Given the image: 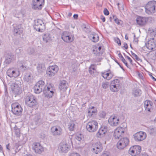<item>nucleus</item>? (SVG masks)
Returning a JSON list of instances; mask_svg holds the SVG:
<instances>
[{
    "mask_svg": "<svg viewBox=\"0 0 156 156\" xmlns=\"http://www.w3.org/2000/svg\"><path fill=\"white\" fill-rule=\"evenodd\" d=\"M55 91V89L54 86L51 84H50L43 90V93L45 96L48 98L52 97Z\"/></svg>",
    "mask_w": 156,
    "mask_h": 156,
    "instance_id": "f257e3e1",
    "label": "nucleus"
},
{
    "mask_svg": "<svg viewBox=\"0 0 156 156\" xmlns=\"http://www.w3.org/2000/svg\"><path fill=\"white\" fill-rule=\"evenodd\" d=\"M70 147L69 142L66 140H63L59 144L58 148L61 152L66 153L69 150Z\"/></svg>",
    "mask_w": 156,
    "mask_h": 156,
    "instance_id": "f03ea898",
    "label": "nucleus"
},
{
    "mask_svg": "<svg viewBox=\"0 0 156 156\" xmlns=\"http://www.w3.org/2000/svg\"><path fill=\"white\" fill-rule=\"evenodd\" d=\"M146 12L148 14L154 13L156 12V1H150L145 6Z\"/></svg>",
    "mask_w": 156,
    "mask_h": 156,
    "instance_id": "7ed1b4c3",
    "label": "nucleus"
},
{
    "mask_svg": "<svg viewBox=\"0 0 156 156\" xmlns=\"http://www.w3.org/2000/svg\"><path fill=\"white\" fill-rule=\"evenodd\" d=\"M25 101L26 105L31 108L34 107L37 103L34 97L30 94L26 97Z\"/></svg>",
    "mask_w": 156,
    "mask_h": 156,
    "instance_id": "20e7f679",
    "label": "nucleus"
},
{
    "mask_svg": "<svg viewBox=\"0 0 156 156\" xmlns=\"http://www.w3.org/2000/svg\"><path fill=\"white\" fill-rule=\"evenodd\" d=\"M87 130L90 132L95 131L98 128V123L95 121H90L86 126Z\"/></svg>",
    "mask_w": 156,
    "mask_h": 156,
    "instance_id": "39448f33",
    "label": "nucleus"
},
{
    "mask_svg": "<svg viewBox=\"0 0 156 156\" xmlns=\"http://www.w3.org/2000/svg\"><path fill=\"white\" fill-rule=\"evenodd\" d=\"M120 84V80L118 79H115L113 80L110 84V90L113 92H116L119 90V87Z\"/></svg>",
    "mask_w": 156,
    "mask_h": 156,
    "instance_id": "423d86ee",
    "label": "nucleus"
},
{
    "mask_svg": "<svg viewBox=\"0 0 156 156\" xmlns=\"http://www.w3.org/2000/svg\"><path fill=\"white\" fill-rule=\"evenodd\" d=\"M58 70V66L55 65L50 66L46 71V74L49 77H52L57 73Z\"/></svg>",
    "mask_w": 156,
    "mask_h": 156,
    "instance_id": "0eeeda50",
    "label": "nucleus"
},
{
    "mask_svg": "<svg viewBox=\"0 0 156 156\" xmlns=\"http://www.w3.org/2000/svg\"><path fill=\"white\" fill-rule=\"evenodd\" d=\"M129 143V140L127 138H122L118 142L117 147L119 149H123L128 145Z\"/></svg>",
    "mask_w": 156,
    "mask_h": 156,
    "instance_id": "6e6552de",
    "label": "nucleus"
},
{
    "mask_svg": "<svg viewBox=\"0 0 156 156\" xmlns=\"http://www.w3.org/2000/svg\"><path fill=\"white\" fill-rule=\"evenodd\" d=\"M44 3V0H33L32 8L34 9H41Z\"/></svg>",
    "mask_w": 156,
    "mask_h": 156,
    "instance_id": "1a4fd4ad",
    "label": "nucleus"
},
{
    "mask_svg": "<svg viewBox=\"0 0 156 156\" xmlns=\"http://www.w3.org/2000/svg\"><path fill=\"white\" fill-rule=\"evenodd\" d=\"M102 150L101 144L99 142L93 144L91 147V151L96 154L100 153Z\"/></svg>",
    "mask_w": 156,
    "mask_h": 156,
    "instance_id": "9d476101",
    "label": "nucleus"
},
{
    "mask_svg": "<svg viewBox=\"0 0 156 156\" xmlns=\"http://www.w3.org/2000/svg\"><path fill=\"white\" fill-rule=\"evenodd\" d=\"M34 25V29L37 31L41 32L44 28V24L43 21L41 20L37 19L35 20Z\"/></svg>",
    "mask_w": 156,
    "mask_h": 156,
    "instance_id": "9b49d317",
    "label": "nucleus"
},
{
    "mask_svg": "<svg viewBox=\"0 0 156 156\" xmlns=\"http://www.w3.org/2000/svg\"><path fill=\"white\" fill-rule=\"evenodd\" d=\"M22 110L21 106L17 104L14 103L12 105V111L14 114L20 115L21 114Z\"/></svg>",
    "mask_w": 156,
    "mask_h": 156,
    "instance_id": "f8f14e48",
    "label": "nucleus"
},
{
    "mask_svg": "<svg viewBox=\"0 0 156 156\" xmlns=\"http://www.w3.org/2000/svg\"><path fill=\"white\" fill-rule=\"evenodd\" d=\"M62 39L66 42H70L74 40V37L72 36H70L69 32L66 31H64L61 35Z\"/></svg>",
    "mask_w": 156,
    "mask_h": 156,
    "instance_id": "ddd939ff",
    "label": "nucleus"
},
{
    "mask_svg": "<svg viewBox=\"0 0 156 156\" xmlns=\"http://www.w3.org/2000/svg\"><path fill=\"white\" fill-rule=\"evenodd\" d=\"M10 87L12 93L15 95V96L21 92V89L16 82L12 83Z\"/></svg>",
    "mask_w": 156,
    "mask_h": 156,
    "instance_id": "4468645a",
    "label": "nucleus"
},
{
    "mask_svg": "<svg viewBox=\"0 0 156 156\" xmlns=\"http://www.w3.org/2000/svg\"><path fill=\"white\" fill-rule=\"evenodd\" d=\"M51 134L54 136H59L62 133V129L59 126H54L52 127L51 129Z\"/></svg>",
    "mask_w": 156,
    "mask_h": 156,
    "instance_id": "2eb2a0df",
    "label": "nucleus"
},
{
    "mask_svg": "<svg viewBox=\"0 0 156 156\" xmlns=\"http://www.w3.org/2000/svg\"><path fill=\"white\" fill-rule=\"evenodd\" d=\"M134 139L137 141H140L144 140L146 137V133L140 131L136 133L134 135Z\"/></svg>",
    "mask_w": 156,
    "mask_h": 156,
    "instance_id": "dca6fc26",
    "label": "nucleus"
},
{
    "mask_svg": "<svg viewBox=\"0 0 156 156\" xmlns=\"http://www.w3.org/2000/svg\"><path fill=\"white\" fill-rule=\"evenodd\" d=\"M147 48L150 50L154 49L156 47V43L154 38H150L145 43Z\"/></svg>",
    "mask_w": 156,
    "mask_h": 156,
    "instance_id": "f3484780",
    "label": "nucleus"
},
{
    "mask_svg": "<svg viewBox=\"0 0 156 156\" xmlns=\"http://www.w3.org/2000/svg\"><path fill=\"white\" fill-rule=\"evenodd\" d=\"M7 75L10 77L16 78L20 75L19 72L13 68L9 69L7 71Z\"/></svg>",
    "mask_w": 156,
    "mask_h": 156,
    "instance_id": "a211bd4d",
    "label": "nucleus"
},
{
    "mask_svg": "<svg viewBox=\"0 0 156 156\" xmlns=\"http://www.w3.org/2000/svg\"><path fill=\"white\" fill-rule=\"evenodd\" d=\"M33 149L36 153L41 154L43 151V148L39 143H34L32 145Z\"/></svg>",
    "mask_w": 156,
    "mask_h": 156,
    "instance_id": "6ab92c4d",
    "label": "nucleus"
},
{
    "mask_svg": "<svg viewBox=\"0 0 156 156\" xmlns=\"http://www.w3.org/2000/svg\"><path fill=\"white\" fill-rule=\"evenodd\" d=\"M124 132V129L121 127H119L115 130L114 136L115 139H119L122 134Z\"/></svg>",
    "mask_w": 156,
    "mask_h": 156,
    "instance_id": "aec40b11",
    "label": "nucleus"
},
{
    "mask_svg": "<svg viewBox=\"0 0 156 156\" xmlns=\"http://www.w3.org/2000/svg\"><path fill=\"white\" fill-rule=\"evenodd\" d=\"M108 122L111 126H114L118 125L119 120L116 116H111L108 119Z\"/></svg>",
    "mask_w": 156,
    "mask_h": 156,
    "instance_id": "412c9836",
    "label": "nucleus"
},
{
    "mask_svg": "<svg viewBox=\"0 0 156 156\" xmlns=\"http://www.w3.org/2000/svg\"><path fill=\"white\" fill-rule=\"evenodd\" d=\"M13 33L15 35H20L23 32V29L21 28V24H15L13 25Z\"/></svg>",
    "mask_w": 156,
    "mask_h": 156,
    "instance_id": "4be33fe9",
    "label": "nucleus"
},
{
    "mask_svg": "<svg viewBox=\"0 0 156 156\" xmlns=\"http://www.w3.org/2000/svg\"><path fill=\"white\" fill-rule=\"evenodd\" d=\"M148 21V19L146 17L138 16L136 19V23L140 26L144 25Z\"/></svg>",
    "mask_w": 156,
    "mask_h": 156,
    "instance_id": "5701e85b",
    "label": "nucleus"
},
{
    "mask_svg": "<svg viewBox=\"0 0 156 156\" xmlns=\"http://www.w3.org/2000/svg\"><path fill=\"white\" fill-rule=\"evenodd\" d=\"M102 47L99 46L98 48L96 46H94L92 48V53L97 56H100L102 54V52L101 51Z\"/></svg>",
    "mask_w": 156,
    "mask_h": 156,
    "instance_id": "b1692460",
    "label": "nucleus"
},
{
    "mask_svg": "<svg viewBox=\"0 0 156 156\" xmlns=\"http://www.w3.org/2000/svg\"><path fill=\"white\" fill-rule=\"evenodd\" d=\"M144 105L145 110L150 112L153 105L152 102L151 101L146 100L144 102Z\"/></svg>",
    "mask_w": 156,
    "mask_h": 156,
    "instance_id": "393cba45",
    "label": "nucleus"
},
{
    "mask_svg": "<svg viewBox=\"0 0 156 156\" xmlns=\"http://www.w3.org/2000/svg\"><path fill=\"white\" fill-rule=\"evenodd\" d=\"M67 82L65 80H61L59 86V88L63 91H66L68 87Z\"/></svg>",
    "mask_w": 156,
    "mask_h": 156,
    "instance_id": "a878e982",
    "label": "nucleus"
},
{
    "mask_svg": "<svg viewBox=\"0 0 156 156\" xmlns=\"http://www.w3.org/2000/svg\"><path fill=\"white\" fill-rule=\"evenodd\" d=\"M108 71H105L101 73V76L105 79L109 80L111 79L113 76V74L111 72L107 73Z\"/></svg>",
    "mask_w": 156,
    "mask_h": 156,
    "instance_id": "bb28decb",
    "label": "nucleus"
},
{
    "mask_svg": "<svg viewBox=\"0 0 156 156\" xmlns=\"http://www.w3.org/2000/svg\"><path fill=\"white\" fill-rule=\"evenodd\" d=\"M89 37L90 39L94 42H97L99 40V37L98 35L96 34H90Z\"/></svg>",
    "mask_w": 156,
    "mask_h": 156,
    "instance_id": "cd10ccee",
    "label": "nucleus"
},
{
    "mask_svg": "<svg viewBox=\"0 0 156 156\" xmlns=\"http://www.w3.org/2000/svg\"><path fill=\"white\" fill-rule=\"evenodd\" d=\"M141 91L139 89H134L132 91V94L134 97L139 96L141 95Z\"/></svg>",
    "mask_w": 156,
    "mask_h": 156,
    "instance_id": "c85d7f7f",
    "label": "nucleus"
},
{
    "mask_svg": "<svg viewBox=\"0 0 156 156\" xmlns=\"http://www.w3.org/2000/svg\"><path fill=\"white\" fill-rule=\"evenodd\" d=\"M33 79V76L30 73H26L24 77V81L26 82L30 81Z\"/></svg>",
    "mask_w": 156,
    "mask_h": 156,
    "instance_id": "c756f323",
    "label": "nucleus"
},
{
    "mask_svg": "<svg viewBox=\"0 0 156 156\" xmlns=\"http://www.w3.org/2000/svg\"><path fill=\"white\" fill-rule=\"evenodd\" d=\"M37 69L38 72L41 73L45 70V67L43 65L39 64L37 67Z\"/></svg>",
    "mask_w": 156,
    "mask_h": 156,
    "instance_id": "7c9ffc66",
    "label": "nucleus"
},
{
    "mask_svg": "<svg viewBox=\"0 0 156 156\" xmlns=\"http://www.w3.org/2000/svg\"><path fill=\"white\" fill-rule=\"evenodd\" d=\"M94 66V64H92L89 68V73L92 75H94V74L96 71Z\"/></svg>",
    "mask_w": 156,
    "mask_h": 156,
    "instance_id": "2f4dec72",
    "label": "nucleus"
},
{
    "mask_svg": "<svg viewBox=\"0 0 156 156\" xmlns=\"http://www.w3.org/2000/svg\"><path fill=\"white\" fill-rule=\"evenodd\" d=\"M50 34L48 33L44 34L43 36V39L45 43H47L49 41L51 40Z\"/></svg>",
    "mask_w": 156,
    "mask_h": 156,
    "instance_id": "473e14b6",
    "label": "nucleus"
},
{
    "mask_svg": "<svg viewBox=\"0 0 156 156\" xmlns=\"http://www.w3.org/2000/svg\"><path fill=\"white\" fill-rule=\"evenodd\" d=\"M134 147V150L135 151L136 155L139 154L141 151V149L140 146L138 145L135 146Z\"/></svg>",
    "mask_w": 156,
    "mask_h": 156,
    "instance_id": "72a5a7b5",
    "label": "nucleus"
},
{
    "mask_svg": "<svg viewBox=\"0 0 156 156\" xmlns=\"http://www.w3.org/2000/svg\"><path fill=\"white\" fill-rule=\"evenodd\" d=\"M44 82L42 80L39 81L37 83V86H39L41 89H42V90H43L44 88L46 87V86H44Z\"/></svg>",
    "mask_w": 156,
    "mask_h": 156,
    "instance_id": "f704fd0d",
    "label": "nucleus"
},
{
    "mask_svg": "<svg viewBox=\"0 0 156 156\" xmlns=\"http://www.w3.org/2000/svg\"><path fill=\"white\" fill-rule=\"evenodd\" d=\"M34 90L36 94H39L42 91V89H41L39 86H37V83L34 87Z\"/></svg>",
    "mask_w": 156,
    "mask_h": 156,
    "instance_id": "c9c22d12",
    "label": "nucleus"
},
{
    "mask_svg": "<svg viewBox=\"0 0 156 156\" xmlns=\"http://www.w3.org/2000/svg\"><path fill=\"white\" fill-rule=\"evenodd\" d=\"M13 58V56L11 55L8 56V57L7 56L5 61V62L6 64L10 63L12 60Z\"/></svg>",
    "mask_w": 156,
    "mask_h": 156,
    "instance_id": "e433bc0d",
    "label": "nucleus"
},
{
    "mask_svg": "<svg viewBox=\"0 0 156 156\" xmlns=\"http://www.w3.org/2000/svg\"><path fill=\"white\" fill-rule=\"evenodd\" d=\"M97 112V110L94 106H91L89 108V112L93 113H95Z\"/></svg>",
    "mask_w": 156,
    "mask_h": 156,
    "instance_id": "4c0bfd02",
    "label": "nucleus"
},
{
    "mask_svg": "<svg viewBox=\"0 0 156 156\" xmlns=\"http://www.w3.org/2000/svg\"><path fill=\"white\" fill-rule=\"evenodd\" d=\"M75 126V124L73 122H71L69 123L68 125V128L69 130L71 131L73 130Z\"/></svg>",
    "mask_w": 156,
    "mask_h": 156,
    "instance_id": "58836bf2",
    "label": "nucleus"
},
{
    "mask_svg": "<svg viewBox=\"0 0 156 156\" xmlns=\"http://www.w3.org/2000/svg\"><path fill=\"white\" fill-rule=\"evenodd\" d=\"M101 130H99L98 132L96 133V136L97 137L102 138L105 136V134L101 133Z\"/></svg>",
    "mask_w": 156,
    "mask_h": 156,
    "instance_id": "ea45409f",
    "label": "nucleus"
},
{
    "mask_svg": "<svg viewBox=\"0 0 156 156\" xmlns=\"http://www.w3.org/2000/svg\"><path fill=\"white\" fill-rule=\"evenodd\" d=\"M109 86V84L108 82H103L102 83L101 85V87L102 88L104 89H106L108 88Z\"/></svg>",
    "mask_w": 156,
    "mask_h": 156,
    "instance_id": "a19ab883",
    "label": "nucleus"
},
{
    "mask_svg": "<svg viewBox=\"0 0 156 156\" xmlns=\"http://www.w3.org/2000/svg\"><path fill=\"white\" fill-rule=\"evenodd\" d=\"M27 53L29 55H31L34 53V49L31 48H29L27 50Z\"/></svg>",
    "mask_w": 156,
    "mask_h": 156,
    "instance_id": "79ce46f5",
    "label": "nucleus"
},
{
    "mask_svg": "<svg viewBox=\"0 0 156 156\" xmlns=\"http://www.w3.org/2000/svg\"><path fill=\"white\" fill-rule=\"evenodd\" d=\"M131 53L132 57L134 59H136L137 61H139L140 60V58L138 56L132 51H131Z\"/></svg>",
    "mask_w": 156,
    "mask_h": 156,
    "instance_id": "37998d69",
    "label": "nucleus"
},
{
    "mask_svg": "<svg viewBox=\"0 0 156 156\" xmlns=\"http://www.w3.org/2000/svg\"><path fill=\"white\" fill-rule=\"evenodd\" d=\"M135 151L134 150V147L132 148H131L129 150V153L130 154H131L132 155H136L135 153Z\"/></svg>",
    "mask_w": 156,
    "mask_h": 156,
    "instance_id": "c03bdc74",
    "label": "nucleus"
},
{
    "mask_svg": "<svg viewBox=\"0 0 156 156\" xmlns=\"http://www.w3.org/2000/svg\"><path fill=\"white\" fill-rule=\"evenodd\" d=\"M75 138L76 140L79 141H81L82 140V136L81 134H78L76 135Z\"/></svg>",
    "mask_w": 156,
    "mask_h": 156,
    "instance_id": "a18cd8bd",
    "label": "nucleus"
},
{
    "mask_svg": "<svg viewBox=\"0 0 156 156\" xmlns=\"http://www.w3.org/2000/svg\"><path fill=\"white\" fill-rule=\"evenodd\" d=\"M113 18L114 20L115 21V23H116L118 25H119L120 24V22H121V21L117 18L116 16H113Z\"/></svg>",
    "mask_w": 156,
    "mask_h": 156,
    "instance_id": "49530a36",
    "label": "nucleus"
},
{
    "mask_svg": "<svg viewBox=\"0 0 156 156\" xmlns=\"http://www.w3.org/2000/svg\"><path fill=\"white\" fill-rule=\"evenodd\" d=\"M23 51V50L21 48H18L16 49V54L18 55H20Z\"/></svg>",
    "mask_w": 156,
    "mask_h": 156,
    "instance_id": "de8ad7c7",
    "label": "nucleus"
},
{
    "mask_svg": "<svg viewBox=\"0 0 156 156\" xmlns=\"http://www.w3.org/2000/svg\"><path fill=\"white\" fill-rule=\"evenodd\" d=\"M17 137H19L20 134L19 129H16L14 131Z\"/></svg>",
    "mask_w": 156,
    "mask_h": 156,
    "instance_id": "09e8293b",
    "label": "nucleus"
},
{
    "mask_svg": "<svg viewBox=\"0 0 156 156\" xmlns=\"http://www.w3.org/2000/svg\"><path fill=\"white\" fill-rule=\"evenodd\" d=\"M106 115V113L104 111H102L100 112L99 114V116L101 118H104Z\"/></svg>",
    "mask_w": 156,
    "mask_h": 156,
    "instance_id": "8fccbe9b",
    "label": "nucleus"
},
{
    "mask_svg": "<svg viewBox=\"0 0 156 156\" xmlns=\"http://www.w3.org/2000/svg\"><path fill=\"white\" fill-rule=\"evenodd\" d=\"M40 115H37L35 116L34 119V121H35L36 122H37L40 119Z\"/></svg>",
    "mask_w": 156,
    "mask_h": 156,
    "instance_id": "3c124183",
    "label": "nucleus"
},
{
    "mask_svg": "<svg viewBox=\"0 0 156 156\" xmlns=\"http://www.w3.org/2000/svg\"><path fill=\"white\" fill-rule=\"evenodd\" d=\"M115 42L117 43L119 46H120L121 45V43L120 40L118 38H116L115 39Z\"/></svg>",
    "mask_w": 156,
    "mask_h": 156,
    "instance_id": "603ef678",
    "label": "nucleus"
},
{
    "mask_svg": "<svg viewBox=\"0 0 156 156\" xmlns=\"http://www.w3.org/2000/svg\"><path fill=\"white\" fill-rule=\"evenodd\" d=\"M104 13L105 15H108L109 13V12L106 8H105L104 9Z\"/></svg>",
    "mask_w": 156,
    "mask_h": 156,
    "instance_id": "864d4df0",
    "label": "nucleus"
},
{
    "mask_svg": "<svg viewBox=\"0 0 156 156\" xmlns=\"http://www.w3.org/2000/svg\"><path fill=\"white\" fill-rule=\"evenodd\" d=\"M122 61L125 64V65L128 67V68H129V66L128 65V64H127V62H126V60H125V59H124V58L123 59L122 58Z\"/></svg>",
    "mask_w": 156,
    "mask_h": 156,
    "instance_id": "5fc2aeb1",
    "label": "nucleus"
},
{
    "mask_svg": "<svg viewBox=\"0 0 156 156\" xmlns=\"http://www.w3.org/2000/svg\"><path fill=\"white\" fill-rule=\"evenodd\" d=\"M69 156H80V154L77 153H71Z\"/></svg>",
    "mask_w": 156,
    "mask_h": 156,
    "instance_id": "6e6d98bb",
    "label": "nucleus"
},
{
    "mask_svg": "<svg viewBox=\"0 0 156 156\" xmlns=\"http://www.w3.org/2000/svg\"><path fill=\"white\" fill-rule=\"evenodd\" d=\"M156 129L155 128H152L150 129V132L151 133H153L155 132Z\"/></svg>",
    "mask_w": 156,
    "mask_h": 156,
    "instance_id": "4d7b16f0",
    "label": "nucleus"
},
{
    "mask_svg": "<svg viewBox=\"0 0 156 156\" xmlns=\"http://www.w3.org/2000/svg\"><path fill=\"white\" fill-rule=\"evenodd\" d=\"M102 129H103L104 130H105V131L107 132L108 129V127L107 126H103L101 127Z\"/></svg>",
    "mask_w": 156,
    "mask_h": 156,
    "instance_id": "13d9d810",
    "label": "nucleus"
},
{
    "mask_svg": "<svg viewBox=\"0 0 156 156\" xmlns=\"http://www.w3.org/2000/svg\"><path fill=\"white\" fill-rule=\"evenodd\" d=\"M99 130H101V133H103V134H105L106 133V131H105V130H104L103 129H102V128L101 127L100 129H99Z\"/></svg>",
    "mask_w": 156,
    "mask_h": 156,
    "instance_id": "bf43d9fd",
    "label": "nucleus"
},
{
    "mask_svg": "<svg viewBox=\"0 0 156 156\" xmlns=\"http://www.w3.org/2000/svg\"><path fill=\"white\" fill-rule=\"evenodd\" d=\"M135 37V35H134L133 42L136 43H137L138 42V40L137 38H136Z\"/></svg>",
    "mask_w": 156,
    "mask_h": 156,
    "instance_id": "052dcab7",
    "label": "nucleus"
},
{
    "mask_svg": "<svg viewBox=\"0 0 156 156\" xmlns=\"http://www.w3.org/2000/svg\"><path fill=\"white\" fill-rule=\"evenodd\" d=\"M126 57L127 58V59H128V60L129 61L130 63L131 64H132L133 63H132V59L128 56H126Z\"/></svg>",
    "mask_w": 156,
    "mask_h": 156,
    "instance_id": "680f3d73",
    "label": "nucleus"
},
{
    "mask_svg": "<svg viewBox=\"0 0 156 156\" xmlns=\"http://www.w3.org/2000/svg\"><path fill=\"white\" fill-rule=\"evenodd\" d=\"M151 33H152V34L154 36L156 35V30H153L151 32Z\"/></svg>",
    "mask_w": 156,
    "mask_h": 156,
    "instance_id": "e2e57ef3",
    "label": "nucleus"
},
{
    "mask_svg": "<svg viewBox=\"0 0 156 156\" xmlns=\"http://www.w3.org/2000/svg\"><path fill=\"white\" fill-rule=\"evenodd\" d=\"M21 67L22 68V69H23L24 70H26L27 68V67L26 66H24L23 65H22V66H21Z\"/></svg>",
    "mask_w": 156,
    "mask_h": 156,
    "instance_id": "0e129e2a",
    "label": "nucleus"
},
{
    "mask_svg": "<svg viewBox=\"0 0 156 156\" xmlns=\"http://www.w3.org/2000/svg\"><path fill=\"white\" fill-rule=\"evenodd\" d=\"M101 156H109V154L108 153L106 152L102 154Z\"/></svg>",
    "mask_w": 156,
    "mask_h": 156,
    "instance_id": "69168bd1",
    "label": "nucleus"
},
{
    "mask_svg": "<svg viewBox=\"0 0 156 156\" xmlns=\"http://www.w3.org/2000/svg\"><path fill=\"white\" fill-rule=\"evenodd\" d=\"M118 56L120 58L121 60L122 59V58L123 59L124 58L120 53H119L118 54Z\"/></svg>",
    "mask_w": 156,
    "mask_h": 156,
    "instance_id": "338daca9",
    "label": "nucleus"
},
{
    "mask_svg": "<svg viewBox=\"0 0 156 156\" xmlns=\"http://www.w3.org/2000/svg\"><path fill=\"white\" fill-rule=\"evenodd\" d=\"M140 156H147V155L145 153H142L140 155Z\"/></svg>",
    "mask_w": 156,
    "mask_h": 156,
    "instance_id": "774afa93",
    "label": "nucleus"
}]
</instances>
